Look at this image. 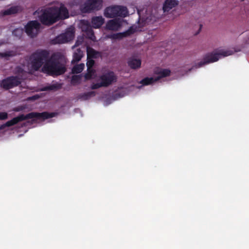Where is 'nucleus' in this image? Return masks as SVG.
<instances>
[{"instance_id":"1","label":"nucleus","mask_w":249,"mask_h":249,"mask_svg":"<svg viewBox=\"0 0 249 249\" xmlns=\"http://www.w3.org/2000/svg\"><path fill=\"white\" fill-rule=\"evenodd\" d=\"M46 51L37 52L31 55L28 65L29 73L38 70L44 63L42 71L51 76H58L66 71V59L62 52L54 53L49 60Z\"/></svg>"},{"instance_id":"2","label":"nucleus","mask_w":249,"mask_h":249,"mask_svg":"<svg viewBox=\"0 0 249 249\" xmlns=\"http://www.w3.org/2000/svg\"><path fill=\"white\" fill-rule=\"evenodd\" d=\"M69 17L68 10L62 3L56 6L41 11L39 19L41 22L46 25H51L58 19H65Z\"/></svg>"},{"instance_id":"3","label":"nucleus","mask_w":249,"mask_h":249,"mask_svg":"<svg viewBox=\"0 0 249 249\" xmlns=\"http://www.w3.org/2000/svg\"><path fill=\"white\" fill-rule=\"evenodd\" d=\"M56 113L54 112L49 113L48 112H43L41 113L31 112L26 115L20 114L18 117L13 118L12 120L7 121L5 124L0 125V130L4 129L6 127L13 126L19 122L30 119L36 118L44 120L47 119L52 118L55 116Z\"/></svg>"},{"instance_id":"4","label":"nucleus","mask_w":249,"mask_h":249,"mask_svg":"<svg viewBox=\"0 0 249 249\" xmlns=\"http://www.w3.org/2000/svg\"><path fill=\"white\" fill-rule=\"evenodd\" d=\"M238 51L234 48H229L221 49L215 53L208 54L203 60L195 63V67L200 68L206 64L216 62L221 57L231 55Z\"/></svg>"},{"instance_id":"5","label":"nucleus","mask_w":249,"mask_h":249,"mask_svg":"<svg viewBox=\"0 0 249 249\" xmlns=\"http://www.w3.org/2000/svg\"><path fill=\"white\" fill-rule=\"evenodd\" d=\"M135 88L134 85L130 83L121 82L118 85L117 88L114 90L112 97L114 99L123 97L133 91Z\"/></svg>"},{"instance_id":"6","label":"nucleus","mask_w":249,"mask_h":249,"mask_svg":"<svg viewBox=\"0 0 249 249\" xmlns=\"http://www.w3.org/2000/svg\"><path fill=\"white\" fill-rule=\"evenodd\" d=\"M128 12L125 7L122 6H113L107 8L104 11V16L107 18L115 17H126Z\"/></svg>"},{"instance_id":"7","label":"nucleus","mask_w":249,"mask_h":249,"mask_svg":"<svg viewBox=\"0 0 249 249\" xmlns=\"http://www.w3.org/2000/svg\"><path fill=\"white\" fill-rule=\"evenodd\" d=\"M87 55L88 61L87 62V66L89 71V76L88 77L86 76L85 78H90L94 75V72L92 71L93 70L92 69V67L94 64V61L91 58L98 57L99 55V53L92 48L87 47Z\"/></svg>"},{"instance_id":"8","label":"nucleus","mask_w":249,"mask_h":249,"mask_svg":"<svg viewBox=\"0 0 249 249\" xmlns=\"http://www.w3.org/2000/svg\"><path fill=\"white\" fill-rule=\"evenodd\" d=\"M74 28L71 27L68 28L64 34L57 36L53 40V44H62L66 43L74 37Z\"/></svg>"},{"instance_id":"9","label":"nucleus","mask_w":249,"mask_h":249,"mask_svg":"<svg viewBox=\"0 0 249 249\" xmlns=\"http://www.w3.org/2000/svg\"><path fill=\"white\" fill-rule=\"evenodd\" d=\"M102 0H88L81 7V10L83 12H89L94 10H99L102 7Z\"/></svg>"},{"instance_id":"10","label":"nucleus","mask_w":249,"mask_h":249,"mask_svg":"<svg viewBox=\"0 0 249 249\" xmlns=\"http://www.w3.org/2000/svg\"><path fill=\"white\" fill-rule=\"evenodd\" d=\"M40 26V24L37 21H31L25 27V32L28 36L33 37L38 33Z\"/></svg>"},{"instance_id":"11","label":"nucleus","mask_w":249,"mask_h":249,"mask_svg":"<svg viewBox=\"0 0 249 249\" xmlns=\"http://www.w3.org/2000/svg\"><path fill=\"white\" fill-rule=\"evenodd\" d=\"M117 79H97L96 82L90 85L92 89H98L101 87H107L116 81Z\"/></svg>"},{"instance_id":"12","label":"nucleus","mask_w":249,"mask_h":249,"mask_svg":"<svg viewBox=\"0 0 249 249\" xmlns=\"http://www.w3.org/2000/svg\"><path fill=\"white\" fill-rule=\"evenodd\" d=\"M21 79H3L1 83V87L5 89H9L20 84Z\"/></svg>"},{"instance_id":"13","label":"nucleus","mask_w":249,"mask_h":249,"mask_svg":"<svg viewBox=\"0 0 249 249\" xmlns=\"http://www.w3.org/2000/svg\"><path fill=\"white\" fill-rule=\"evenodd\" d=\"M124 20L122 19H114L109 20L106 24V28L109 30L117 31L123 25Z\"/></svg>"},{"instance_id":"14","label":"nucleus","mask_w":249,"mask_h":249,"mask_svg":"<svg viewBox=\"0 0 249 249\" xmlns=\"http://www.w3.org/2000/svg\"><path fill=\"white\" fill-rule=\"evenodd\" d=\"M154 75L158 76L157 78H163L171 76V71L169 69L157 67L153 71Z\"/></svg>"},{"instance_id":"15","label":"nucleus","mask_w":249,"mask_h":249,"mask_svg":"<svg viewBox=\"0 0 249 249\" xmlns=\"http://www.w3.org/2000/svg\"><path fill=\"white\" fill-rule=\"evenodd\" d=\"M21 10V7L18 5H11L0 12V17L10 16L15 14Z\"/></svg>"},{"instance_id":"16","label":"nucleus","mask_w":249,"mask_h":249,"mask_svg":"<svg viewBox=\"0 0 249 249\" xmlns=\"http://www.w3.org/2000/svg\"><path fill=\"white\" fill-rule=\"evenodd\" d=\"M63 86L62 83H53L52 84L48 85L45 87L39 88L36 91H57L60 89Z\"/></svg>"},{"instance_id":"17","label":"nucleus","mask_w":249,"mask_h":249,"mask_svg":"<svg viewBox=\"0 0 249 249\" xmlns=\"http://www.w3.org/2000/svg\"><path fill=\"white\" fill-rule=\"evenodd\" d=\"M83 26H82V30L83 31L85 32L86 33V36L87 37L93 41H95L96 40L95 36L93 34V31L89 25L88 22L87 21H83Z\"/></svg>"},{"instance_id":"18","label":"nucleus","mask_w":249,"mask_h":249,"mask_svg":"<svg viewBox=\"0 0 249 249\" xmlns=\"http://www.w3.org/2000/svg\"><path fill=\"white\" fill-rule=\"evenodd\" d=\"M178 4V1L177 0H166L163 5V12H168L175 8Z\"/></svg>"},{"instance_id":"19","label":"nucleus","mask_w":249,"mask_h":249,"mask_svg":"<svg viewBox=\"0 0 249 249\" xmlns=\"http://www.w3.org/2000/svg\"><path fill=\"white\" fill-rule=\"evenodd\" d=\"M132 33L131 31V29H130L128 31L123 32V33H119L117 34H112L108 36V37L112 39H121L124 37H126L131 34Z\"/></svg>"},{"instance_id":"20","label":"nucleus","mask_w":249,"mask_h":249,"mask_svg":"<svg viewBox=\"0 0 249 249\" xmlns=\"http://www.w3.org/2000/svg\"><path fill=\"white\" fill-rule=\"evenodd\" d=\"M104 23V19L101 16L93 17L91 19V24L94 28L100 27Z\"/></svg>"},{"instance_id":"21","label":"nucleus","mask_w":249,"mask_h":249,"mask_svg":"<svg viewBox=\"0 0 249 249\" xmlns=\"http://www.w3.org/2000/svg\"><path fill=\"white\" fill-rule=\"evenodd\" d=\"M96 95V92L94 91H89L87 92H84L82 93L79 94L77 96V98L78 100H81L82 101H86L89 99L91 97L95 96Z\"/></svg>"},{"instance_id":"22","label":"nucleus","mask_w":249,"mask_h":249,"mask_svg":"<svg viewBox=\"0 0 249 249\" xmlns=\"http://www.w3.org/2000/svg\"><path fill=\"white\" fill-rule=\"evenodd\" d=\"M128 64L131 68L137 69L141 66V61L138 58H131L128 61Z\"/></svg>"},{"instance_id":"23","label":"nucleus","mask_w":249,"mask_h":249,"mask_svg":"<svg viewBox=\"0 0 249 249\" xmlns=\"http://www.w3.org/2000/svg\"><path fill=\"white\" fill-rule=\"evenodd\" d=\"M83 56V52L80 49H77L73 53L71 63H73L80 61Z\"/></svg>"},{"instance_id":"24","label":"nucleus","mask_w":249,"mask_h":249,"mask_svg":"<svg viewBox=\"0 0 249 249\" xmlns=\"http://www.w3.org/2000/svg\"><path fill=\"white\" fill-rule=\"evenodd\" d=\"M85 68V65L83 63L74 66L72 69V73L77 74L81 72Z\"/></svg>"},{"instance_id":"25","label":"nucleus","mask_w":249,"mask_h":249,"mask_svg":"<svg viewBox=\"0 0 249 249\" xmlns=\"http://www.w3.org/2000/svg\"><path fill=\"white\" fill-rule=\"evenodd\" d=\"M161 79H142L140 83L143 86L153 84Z\"/></svg>"},{"instance_id":"26","label":"nucleus","mask_w":249,"mask_h":249,"mask_svg":"<svg viewBox=\"0 0 249 249\" xmlns=\"http://www.w3.org/2000/svg\"><path fill=\"white\" fill-rule=\"evenodd\" d=\"M102 73L103 75L101 78H114L115 76L114 72L109 70L104 69Z\"/></svg>"},{"instance_id":"27","label":"nucleus","mask_w":249,"mask_h":249,"mask_svg":"<svg viewBox=\"0 0 249 249\" xmlns=\"http://www.w3.org/2000/svg\"><path fill=\"white\" fill-rule=\"evenodd\" d=\"M23 34V30L21 28H17L15 29L13 32V34L17 37H20L22 36Z\"/></svg>"},{"instance_id":"28","label":"nucleus","mask_w":249,"mask_h":249,"mask_svg":"<svg viewBox=\"0 0 249 249\" xmlns=\"http://www.w3.org/2000/svg\"><path fill=\"white\" fill-rule=\"evenodd\" d=\"M15 55V53L13 52H6L3 53H0V57H6L7 56H14Z\"/></svg>"},{"instance_id":"29","label":"nucleus","mask_w":249,"mask_h":249,"mask_svg":"<svg viewBox=\"0 0 249 249\" xmlns=\"http://www.w3.org/2000/svg\"><path fill=\"white\" fill-rule=\"evenodd\" d=\"M83 41H84V37L83 36H79L77 38V40L75 43V45L72 47V48H74V47H77V46H79V45L81 44L83 42Z\"/></svg>"},{"instance_id":"30","label":"nucleus","mask_w":249,"mask_h":249,"mask_svg":"<svg viewBox=\"0 0 249 249\" xmlns=\"http://www.w3.org/2000/svg\"><path fill=\"white\" fill-rule=\"evenodd\" d=\"M71 84L72 85L75 86L78 85L81 82L82 79H71Z\"/></svg>"},{"instance_id":"31","label":"nucleus","mask_w":249,"mask_h":249,"mask_svg":"<svg viewBox=\"0 0 249 249\" xmlns=\"http://www.w3.org/2000/svg\"><path fill=\"white\" fill-rule=\"evenodd\" d=\"M8 118V114L5 112H0V120H6Z\"/></svg>"},{"instance_id":"32","label":"nucleus","mask_w":249,"mask_h":249,"mask_svg":"<svg viewBox=\"0 0 249 249\" xmlns=\"http://www.w3.org/2000/svg\"><path fill=\"white\" fill-rule=\"evenodd\" d=\"M41 97V95L36 94V95H33L32 96L29 97L28 98V100H36L38 99Z\"/></svg>"},{"instance_id":"33","label":"nucleus","mask_w":249,"mask_h":249,"mask_svg":"<svg viewBox=\"0 0 249 249\" xmlns=\"http://www.w3.org/2000/svg\"><path fill=\"white\" fill-rule=\"evenodd\" d=\"M197 32L194 33L195 35H198L199 33V32H200V30L201 29V25H198L197 26Z\"/></svg>"},{"instance_id":"34","label":"nucleus","mask_w":249,"mask_h":249,"mask_svg":"<svg viewBox=\"0 0 249 249\" xmlns=\"http://www.w3.org/2000/svg\"><path fill=\"white\" fill-rule=\"evenodd\" d=\"M138 13L139 15H140V12L139 10H138Z\"/></svg>"},{"instance_id":"35","label":"nucleus","mask_w":249,"mask_h":249,"mask_svg":"<svg viewBox=\"0 0 249 249\" xmlns=\"http://www.w3.org/2000/svg\"><path fill=\"white\" fill-rule=\"evenodd\" d=\"M37 13H38V12H36L35 13V15H36V14H37Z\"/></svg>"},{"instance_id":"36","label":"nucleus","mask_w":249,"mask_h":249,"mask_svg":"<svg viewBox=\"0 0 249 249\" xmlns=\"http://www.w3.org/2000/svg\"><path fill=\"white\" fill-rule=\"evenodd\" d=\"M9 78H16V77H10Z\"/></svg>"},{"instance_id":"37","label":"nucleus","mask_w":249,"mask_h":249,"mask_svg":"<svg viewBox=\"0 0 249 249\" xmlns=\"http://www.w3.org/2000/svg\"><path fill=\"white\" fill-rule=\"evenodd\" d=\"M85 79V80L86 81V80H89V79L86 78V79Z\"/></svg>"}]
</instances>
